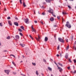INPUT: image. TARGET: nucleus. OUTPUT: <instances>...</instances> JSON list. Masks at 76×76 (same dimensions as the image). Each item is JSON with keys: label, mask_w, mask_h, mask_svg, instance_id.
<instances>
[{"label": "nucleus", "mask_w": 76, "mask_h": 76, "mask_svg": "<svg viewBox=\"0 0 76 76\" xmlns=\"http://www.w3.org/2000/svg\"><path fill=\"white\" fill-rule=\"evenodd\" d=\"M45 41L47 42L48 41V37H45Z\"/></svg>", "instance_id": "nucleus-10"}, {"label": "nucleus", "mask_w": 76, "mask_h": 76, "mask_svg": "<svg viewBox=\"0 0 76 76\" xmlns=\"http://www.w3.org/2000/svg\"><path fill=\"white\" fill-rule=\"evenodd\" d=\"M13 74H14V75H16V73L15 72H13Z\"/></svg>", "instance_id": "nucleus-47"}, {"label": "nucleus", "mask_w": 76, "mask_h": 76, "mask_svg": "<svg viewBox=\"0 0 76 76\" xmlns=\"http://www.w3.org/2000/svg\"><path fill=\"white\" fill-rule=\"evenodd\" d=\"M20 45L22 47H24V46L25 45L24 44H20Z\"/></svg>", "instance_id": "nucleus-13"}, {"label": "nucleus", "mask_w": 76, "mask_h": 76, "mask_svg": "<svg viewBox=\"0 0 76 76\" xmlns=\"http://www.w3.org/2000/svg\"><path fill=\"white\" fill-rule=\"evenodd\" d=\"M59 48H60V45H58V50H59Z\"/></svg>", "instance_id": "nucleus-34"}, {"label": "nucleus", "mask_w": 76, "mask_h": 76, "mask_svg": "<svg viewBox=\"0 0 76 76\" xmlns=\"http://www.w3.org/2000/svg\"><path fill=\"white\" fill-rule=\"evenodd\" d=\"M34 22L36 23H37V20H34Z\"/></svg>", "instance_id": "nucleus-45"}, {"label": "nucleus", "mask_w": 76, "mask_h": 76, "mask_svg": "<svg viewBox=\"0 0 76 76\" xmlns=\"http://www.w3.org/2000/svg\"><path fill=\"white\" fill-rule=\"evenodd\" d=\"M10 56H13V57H14V58H15V55H11Z\"/></svg>", "instance_id": "nucleus-38"}, {"label": "nucleus", "mask_w": 76, "mask_h": 76, "mask_svg": "<svg viewBox=\"0 0 76 76\" xmlns=\"http://www.w3.org/2000/svg\"><path fill=\"white\" fill-rule=\"evenodd\" d=\"M4 11H6V8H4Z\"/></svg>", "instance_id": "nucleus-58"}, {"label": "nucleus", "mask_w": 76, "mask_h": 76, "mask_svg": "<svg viewBox=\"0 0 76 76\" xmlns=\"http://www.w3.org/2000/svg\"><path fill=\"white\" fill-rule=\"evenodd\" d=\"M20 35H21V36H23V34H22V33H20Z\"/></svg>", "instance_id": "nucleus-35"}, {"label": "nucleus", "mask_w": 76, "mask_h": 76, "mask_svg": "<svg viewBox=\"0 0 76 76\" xmlns=\"http://www.w3.org/2000/svg\"><path fill=\"white\" fill-rule=\"evenodd\" d=\"M57 19H60V17L58 16L57 17Z\"/></svg>", "instance_id": "nucleus-42"}, {"label": "nucleus", "mask_w": 76, "mask_h": 76, "mask_svg": "<svg viewBox=\"0 0 76 76\" xmlns=\"http://www.w3.org/2000/svg\"><path fill=\"white\" fill-rule=\"evenodd\" d=\"M42 8H44V6H42Z\"/></svg>", "instance_id": "nucleus-63"}, {"label": "nucleus", "mask_w": 76, "mask_h": 76, "mask_svg": "<svg viewBox=\"0 0 76 76\" xmlns=\"http://www.w3.org/2000/svg\"><path fill=\"white\" fill-rule=\"evenodd\" d=\"M46 1V2H48L49 3H50L51 2V0H45Z\"/></svg>", "instance_id": "nucleus-20"}, {"label": "nucleus", "mask_w": 76, "mask_h": 76, "mask_svg": "<svg viewBox=\"0 0 76 76\" xmlns=\"http://www.w3.org/2000/svg\"><path fill=\"white\" fill-rule=\"evenodd\" d=\"M73 49L75 50H76V47L75 46H73Z\"/></svg>", "instance_id": "nucleus-27"}, {"label": "nucleus", "mask_w": 76, "mask_h": 76, "mask_svg": "<svg viewBox=\"0 0 76 76\" xmlns=\"http://www.w3.org/2000/svg\"><path fill=\"white\" fill-rule=\"evenodd\" d=\"M10 70H5V73H6L7 74V75H9V72H10Z\"/></svg>", "instance_id": "nucleus-7"}, {"label": "nucleus", "mask_w": 76, "mask_h": 76, "mask_svg": "<svg viewBox=\"0 0 76 76\" xmlns=\"http://www.w3.org/2000/svg\"><path fill=\"white\" fill-rule=\"evenodd\" d=\"M7 39H10V37L8 36L7 37Z\"/></svg>", "instance_id": "nucleus-21"}, {"label": "nucleus", "mask_w": 76, "mask_h": 76, "mask_svg": "<svg viewBox=\"0 0 76 76\" xmlns=\"http://www.w3.org/2000/svg\"><path fill=\"white\" fill-rule=\"evenodd\" d=\"M68 69H70V67H68L67 68Z\"/></svg>", "instance_id": "nucleus-57"}, {"label": "nucleus", "mask_w": 76, "mask_h": 76, "mask_svg": "<svg viewBox=\"0 0 76 76\" xmlns=\"http://www.w3.org/2000/svg\"><path fill=\"white\" fill-rule=\"evenodd\" d=\"M15 19H17H17H18V18H16V17H15Z\"/></svg>", "instance_id": "nucleus-59"}, {"label": "nucleus", "mask_w": 76, "mask_h": 76, "mask_svg": "<svg viewBox=\"0 0 76 76\" xmlns=\"http://www.w3.org/2000/svg\"><path fill=\"white\" fill-rule=\"evenodd\" d=\"M62 22H64V19L62 18Z\"/></svg>", "instance_id": "nucleus-49"}, {"label": "nucleus", "mask_w": 76, "mask_h": 76, "mask_svg": "<svg viewBox=\"0 0 76 76\" xmlns=\"http://www.w3.org/2000/svg\"><path fill=\"white\" fill-rule=\"evenodd\" d=\"M18 30L20 32H22V29H19Z\"/></svg>", "instance_id": "nucleus-29"}, {"label": "nucleus", "mask_w": 76, "mask_h": 76, "mask_svg": "<svg viewBox=\"0 0 76 76\" xmlns=\"http://www.w3.org/2000/svg\"><path fill=\"white\" fill-rule=\"evenodd\" d=\"M14 24L15 25H16V26H18V23L17 22H15L14 23Z\"/></svg>", "instance_id": "nucleus-11"}, {"label": "nucleus", "mask_w": 76, "mask_h": 76, "mask_svg": "<svg viewBox=\"0 0 76 76\" xmlns=\"http://www.w3.org/2000/svg\"><path fill=\"white\" fill-rule=\"evenodd\" d=\"M68 7L69 8V9H70L71 8V7L70 6H68Z\"/></svg>", "instance_id": "nucleus-46"}, {"label": "nucleus", "mask_w": 76, "mask_h": 76, "mask_svg": "<svg viewBox=\"0 0 76 76\" xmlns=\"http://www.w3.org/2000/svg\"><path fill=\"white\" fill-rule=\"evenodd\" d=\"M29 21V19L28 18H26L25 20V22L26 23H27V24H28L29 23V22H28Z\"/></svg>", "instance_id": "nucleus-4"}, {"label": "nucleus", "mask_w": 76, "mask_h": 76, "mask_svg": "<svg viewBox=\"0 0 76 76\" xmlns=\"http://www.w3.org/2000/svg\"><path fill=\"white\" fill-rule=\"evenodd\" d=\"M73 36H72V39H73Z\"/></svg>", "instance_id": "nucleus-44"}, {"label": "nucleus", "mask_w": 76, "mask_h": 76, "mask_svg": "<svg viewBox=\"0 0 76 76\" xmlns=\"http://www.w3.org/2000/svg\"><path fill=\"white\" fill-rule=\"evenodd\" d=\"M56 56H57V57H59V55H58V54H57V55H56Z\"/></svg>", "instance_id": "nucleus-53"}, {"label": "nucleus", "mask_w": 76, "mask_h": 76, "mask_svg": "<svg viewBox=\"0 0 76 76\" xmlns=\"http://www.w3.org/2000/svg\"><path fill=\"white\" fill-rule=\"evenodd\" d=\"M7 19H10V17H8L7 18Z\"/></svg>", "instance_id": "nucleus-41"}, {"label": "nucleus", "mask_w": 76, "mask_h": 76, "mask_svg": "<svg viewBox=\"0 0 76 76\" xmlns=\"http://www.w3.org/2000/svg\"><path fill=\"white\" fill-rule=\"evenodd\" d=\"M0 25L1 26H3V24H2V23H0Z\"/></svg>", "instance_id": "nucleus-43"}, {"label": "nucleus", "mask_w": 76, "mask_h": 76, "mask_svg": "<svg viewBox=\"0 0 76 76\" xmlns=\"http://www.w3.org/2000/svg\"><path fill=\"white\" fill-rule=\"evenodd\" d=\"M40 22L41 23H42V24H43V22L42 21H40Z\"/></svg>", "instance_id": "nucleus-50"}, {"label": "nucleus", "mask_w": 76, "mask_h": 76, "mask_svg": "<svg viewBox=\"0 0 76 76\" xmlns=\"http://www.w3.org/2000/svg\"><path fill=\"white\" fill-rule=\"evenodd\" d=\"M73 67L74 69H75V66H73Z\"/></svg>", "instance_id": "nucleus-60"}, {"label": "nucleus", "mask_w": 76, "mask_h": 76, "mask_svg": "<svg viewBox=\"0 0 76 76\" xmlns=\"http://www.w3.org/2000/svg\"><path fill=\"white\" fill-rule=\"evenodd\" d=\"M32 64H33L34 66L36 65V64H35V63H34L33 62L32 63Z\"/></svg>", "instance_id": "nucleus-28"}, {"label": "nucleus", "mask_w": 76, "mask_h": 76, "mask_svg": "<svg viewBox=\"0 0 76 76\" xmlns=\"http://www.w3.org/2000/svg\"><path fill=\"white\" fill-rule=\"evenodd\" d=\"M62 13H63V15H66V14H67V13H66V12H62Z\"/></svg>", "instance_id": "nucleus-19"}, {"label": "nucleus", "mask_w": 76, "mask_h": 76, "mask_svg": "<svg viewBox=\"0 0 76 76\" xmlns=\"http://www.w3.org/2000/svg\"><path fill=\"white\" fill-rule=\"evenodd\" d=\"M36 75H37V76H38L39 74L38 73V71H36Z\"/></svg>", "instance_id": "nucleus-18"}, {"label": "nucleus", "mask_w": 76, "mask_h": 76, "mask_svg": "<svg viewBox=\"0 0 76 76\" xmlns=\"http://www.w3.org/2000/svg\"><path fill=\"white\" fill-rule=\"evenodd\" d=\"M74 63H75V64H76V59H74Z\"/></svg>", "instance_id": "nucleus-39"}, {"label": "nucleus", "mask_w": 76, "mask_h": 76, "mask_svg": "<svg viewBox=\"0 0 76 76\" xmlns=\"http://www.w3.org/2000/svg\"><path fill=\"white\" fill-rule=\"evenodd\" d=\"M22 75H23V76H25L26 75H23V74H22Z\"/></svg>", "instance_id": "nucleus-61"}, {"label": "nucleus", "mask_w": 76, "mask_h": 76, "mask_svg": "<svg viewBox=\"0 0 76 76\" xmlns=\"http://www.w3.org/2000/svg\"><path fill=\"white\" fill-rule=\"evenodd\" d=\"M69 45H68L66 47V50H69Z\"/></svg>", "instance_id": "nucleus-25"}, {"label": "nucleus", "mask_w": 76, "mask_h": 76, "mask_svg": "<svg viewBox=\"0 0 76 76\" xmlns=\"http://www.w3.org/2000/svg\"><path fill=\"white\" fill-rule=\"evenodd\" d=\"M20 0V4H22V0Z\"/></svg>", "instance_id": "nucleus-32"}, {"label": "nucleus", "mask_w": 76, "mask_h": 76, "mask_svg": "<svg viewBox=\"0 0 76 76\" xmlns=\"http://www.w3.org/2000/svg\"><path fill=\"white\" fill-rule=\"evenodd\" d=\"M51 76H53V75H52V74L51 75Z\"/></svg>", "instance_id": "nucleus-64"}, {"label": "nucleus", "mask_w": 76, "mask_h": 76, "mask_svg": "<svg viewBox=\"0 0 76 76\" xmlns=\"http://www.w3.org/2000/svg\"><path fill=\"white\" fill-rule=\"evenodd\" d=\"M54 63L55 64H56V65H57V67H58V65L57 64V63H56V61H54Z\"/></svg>", "instance_id": "nucleus-26"}, {"label": "nucleus", "mask_w": 76, "mask_h": 76, "mask_svg": "<svg viewBox=\"0 0 76 76\" xmlns=\"http://www.w3.org/2000/svg\"><path fill=\"white\" fill-rule=\"evenodd\" d=\"M60 56L61 57H62V55H61V54H60Z\"/></svg>", "instance_id": "nucleus-56"}, {"label": "nucleus", "mask_w": 76, "mask_h": 76, "mask_svg": "<svg viewBox=\"0 0 76 76\" xmlns=\"http://www.w3.org/2000/svg\"><path fill=\"white\" fill-rule=\"evenodd\" d=\"M66 42H68V39H66Z\"/></svg>", "instance_id": "nucleus-40"}, {"label": "nucleus", "mask_w": 76, "mask_h": 76, "mask_svg": "<svg viewBox=\"0 0 76 76\" xmlns=\"http://www.w3.org/2000/svg\"><path fill=\"white\" fill-rule=\"evenodd\" d=\"M36 39L37 41H39V39H41V38H40V37H39V35H38V38L36 37Z\"/></svg>", "instance_id": "nucleus-5"}, {"label": "nucleus", "mask_w": 76, "mask_h": 76, "mask_svg": "<svg viewBox=\"0 0 76 76\" xmlns=\"http://www.w3.org/2000/svg\"><path fill=\"white\" fill-rule=\"evenodd\" d=\"M48 12L49 13H53V10L51 9V8L50 7V10H48Z\"/></svg>", "instance_id": "nucleus-2"}, {"label": "nucleus", "mask_w": 76, "mask_h": 76, "mask_svg": "<svg viewBox=\"0 0 76 76\" xmlns=\"http://www.w3.org/2000/svg\"><path fill=\"white\" fill-rule=\"evenodd\" d=\"M43 61H45V62H46V60H45V59H43Z\"/></svg>", "instance_id": "nucleus-52"}, {"label": "nucleus", "mask_w": 76, "mask_h": 76, "mask_svg": "<svg viewBox=\"0 0 76 76\" xmlns=\"http://www.w3.org/2000/svg\"><path fill=\"white\" fill-rule=\"evenodd\" d=\"M65 57L67 59L68 57V54L67 53H66L65 56Z\"/></svg>", "instance_id": "nucleus-14"}, {"label": "nucleus", "mask_w": 76, "mask_h": 76, "mask_svg": "<svg viewBox=\"0 0 76 76\" xmlns=\"http://www.w3.org/2000/svg\"><path fill=\"white\" fill-rule=\"evenodd\" d=\"M15 38L17 39H19V37L18 35H16L15 36Z\"/></svg>", "instance_id": "nucleus-15"}, {"label": "nucleus", "mask_w": 76, "mask_h": 76, "mask_svg": "<svg viewBox=\"0 0 76 76\" xmlns=\"http://www.w3.org/2000/svg\"><path fill=\"white\" fill-rule=\"evenodd\" d=\"M23 6L24 7H26V5L25 4V2H23Z\"/></svg>", "instance_id": "nucleus-23"}, {"label": "nucleus", "mask_w": 76, "mask_h": 76, "mask_svg": "<svg viewBox=\"0 0 76 76\" xmlns=\"http://www.w3.org/2000/svg\"><path fill=\"white\" fill-rule=\"evenodd\" d=\"M12 63L15 66H16V64H15L14 62H12Z\"/></svg>", "instance_id": "nucleus-31"}, {"label": "nucleus", "mask_w": 76, "mask_h": 76, "mask_svg": "<svg viewBox=\"0 0 76 76\" xmlns=\"http://www.w3.org/2000/svg\"><path fill=\"white\" fill-rule=\"evenodd\" d=\"M3 51H4V52H7V50H4Z\"/></svg>", "instance_id": "nucleus-54"}, {"label": "nucleus", "mask_w": 76, "mask_h": 76, "mask_svg": "<svg viewBox=\"0 0 76 76\" xmlns=\"http://www.w3.org/2000/svg\"><path fill=\"white\" fill-rule=\"evenodd\" d=\"M58 40L60 41V42H61L63 43L64 42V40L63 39L60 38H58Z\"/></svg>", "instance_id": "nucleus-3"}, {"label": "nucleus", "mask_w": 76, "mask_h": 76, "mask_svg": "<svg viewBox=\"0 0 76 76\" xmlns=\"http://www.w3.org/2000/svg\"><path fill=\"white\" fill-rule=\"evenodd\" d=\"M52 15H53V16H54V17H56V15H54L53 13V12L52 13Z\"/></svg>", "instance_id": "nucleus-30"}, {"label": "nucleus", "mask_w": 76, "mask_h": 76, "mask_svg": "<svg viewBox=\"0 0 76 76\" xmlns=\"http://www.w3.org/2000/svg\"><path fill=\"white\" fill-rule=\"evenodd\" d=\"M74 44H76V41H75L74 43Z\"/></svg>", "instance_id": "nucleus-55"}, {"label": "nucleus", "mask_w": 76, "mask_h": 76, "mask_svg": "<svg viewBox=\"0 0 76 76\" xmlns=\"http://www.w3.org/2000/svg\"><path fill=\"white\" fill-rule=\"evenodd\" d=\"M48 69L49 70V71H52V68H50V67H48Z\"/></svg>", "instance_id": "nucleus-12"}, {"label": "nucleus", "mask_w": 76, "mask_h": 76, "mask_svg": "<svg viewBox=\"0 0 76 76\" xmlns=\"http://www.w3.org/2000/svg\"><path fill=\"white\" fill-rule=\"evenodd\" d=\"M42 15H45V13H44V12L42 13Z\"/></svg>", "instance_id": "nucleus-51"}, {"label": "nucleus", "mask_w": 76, "mask_h": 76, "mask_svg": "<svg viewBox=\"0 0 76 76\" xmlns=\"http://www.w3.org/2000/svg\"><path fill=\"white\" fill-rule=\"evenodd\" d=\"M29 37H30V38H31V39H33V37H32V36H31V35H29Z\"/></svg>", "instance_id": "nucleus-33"}, {"label": "nucleus", "mask_w": 76, "mask_h": 76, "mask_svg": "<svg viewBox=\"0 0 76 76\" xmlns=\"http://www.w3.org/2000/svg\"><path fill=\"white\" fill-rule=\"evenodd\" d=\"M31 29H34V28H33V26H31Z\"/></svg>", "instance_id": "nucleus-48"}, {"label": "nucleus", "mask_w": 76, "mask_h": 76, "mask_svg": "<svg viewBox=\"0 0 76 76\" xmlns=\"http://www.w3.org/2000/svg\"><path fill=\"white\" fill-rule=\"evenodd\" d=\"M50 21H54V18H53V17H51L50 18Z\"/></svg>", "instance_id": "nucleus-9"}, {"label": "nucleus", "mask_w": 76, "mask_h": 76, "mask_svg": "<svg viewBox=\"0 0 76 76\" xmlns=\"http://www.w3.org/2000/svg\"><path fill=\"white\" fill-rule=\"evenodd\" d=\"M71 72L72 73H76V71L75 70L74 72L71 71Z\"/></svg>", "instance_id": "nucleus-24"}, {"label": "nucleus", "mask_w": 76, "mask_h": 76, "mask_svg": "<svg viewBox=\"0 0 76 76\" xmlns=\"http://www.w3.org/2000/svg\"><path fill=\"white\" fill-rule=\"evenodd\" d=\"M58 69H59V71L60 72H61L63 71V69H62V68H61L60 67H58Z\"/></svg>", "instance_id": "nucleus-6"}, {"label": "nucleus", "mask_w": 76, "mask_h": 76, "mask_svg": "<svg viewBox=\"0 0 76 76\" xmlns=\"http://www.w3.org/2000/svg\"><path fill=\"white\" fill-rule=\"evenodd\" d=\"M66 26L69 28H71V25L69 23V22L68 21L66 22Z\"/></svg>", "instance_id": "nucleus-1"}, {"label": "nucleus", "mask_w": 76, "mask_h": 76, "mask_svg": "<svg viewBox=\"0 0 76 76\" xmlns=\"http://www.w3.org/2000/svg\"><path fill=\"white\" fill-rule=\"evenodd\" d=\"M34 15H35V11H34Z\"/></svg>", "instance_id": "nucleus-62"}, {"label": "nucleus", "mask_w": 76, "mask_h": 76, "mask_svg": "<svg viewBox=\"0 0 76 76\" xmlns=\"http://www.w3.org/2000/svg\"><path fill=\"white\" fill-rule=\"evenodd\" d=\"M8 22L9 24V25H10V26H12V25L11 21L10 20H8Z\"/></svg>", "instance_id": "nucleus-8"}, {"label": "nucleus", "mask_w": 76, "mask_h": 76, "mask_svg": "<svg viewBox=\"0 0 76 76\" xmlns=\"http://www.w3.org/2000/svg\"><path fill=\"white\" fill-rule=\"evenodd\" d=\"M69 62H70V63H72V61H71V60L70 59V58L69 59Z\"/></svg>", "instance_id": "nucleus-36"}, {"label": "nucleus", "mask_w": 76, "mask_h": 76, "mask_svg": "<svg viewBox=\"0 0 76 76\" xmlns=\"http://www.w3.org/2000/svg\"><path fill=\"white\" fill-rule=\"evenodd\" d=\"M10 56H13V57H14V58H15V55H11Z\"/></svg>", "instance_id": "nucleus-37"}, {"label": "nucleus", "mask_w": 76, "mask_h": 76, "mask_svg": "<svg viewBox=\"0 0 76 76\" xmlns=\"http://www.w3.org/2000/svg\"><path fill=\"white\" fill-rule=\"evenodd\" d=\"M32 32H36V30H35L34 28H32Z\"/></svg>", "instance_id": "nucleus-16"}, {"label": "nucleus", "mask_w": 76, "mask_h": 76, "mask_svg": "<svg viewBox=\"0 0 76 76\" xmlns=\"http://www.w3.org/2000/svg\"><path fill=\"white\" fill-rule=\"evenodd\" d=\"M58 64H59V65H60L62 67L63 66V65H62V64H61V63L58 62Z\"/></svg>", "instance_id": "nucleus-22"}, {"label": "nucleus", "mask_w": 76, "mask_h": 76, "mask_svg": "<svg viewBox=\"0 0 76 76\" xmlns=\"http://www.w3.org/2000/svg\"><path fill=\"white\" fill-rule=\"evenodd\" d=\"M20 28H21V29H23V30L25 31V29H24V27H23V26H21L20 27Z\"/></svg>", "instance_id": "nucleus-17"}]
</instances>
